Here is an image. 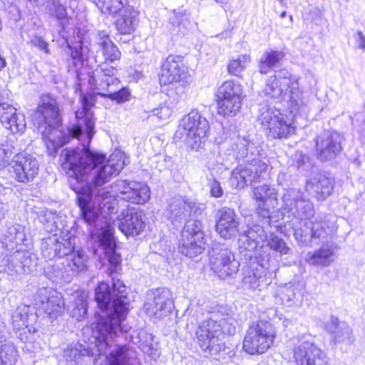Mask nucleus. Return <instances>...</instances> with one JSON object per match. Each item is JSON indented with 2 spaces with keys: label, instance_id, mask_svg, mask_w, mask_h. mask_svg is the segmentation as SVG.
Segmentation results:
<instances>
[{
  "label": "nucleus",
  "instance_id": "nucleus-59",
  "mask_svg": "<svg viewBox=\"0 0 365 365\" xmlns=\"http://www.w3.org/2000/svg\"><path fill=\"white\" fill-rule=\"evenodd\" d=\"M285 175H286V174L284 173H281L279 174L277 181L279 182V184L282 185V182L281 180H282V179H283L285 177Z\"/></svg>",
  "mask_w": 365,
  "mask_h": 365
},
{
  "label": "nucleus",
  "instance_id": "nucleus-9",
  "mask_svg": "<svg viewBox=\"0 0 365 365\" xmlns=\"http://www.w3.org/2000/svg\"><path fill=\"white\" fill-rule=\"evenodd\" d=\"M64 257L46 268L48 277L53 280L61 279L70 281L72 276L86 269L88 256L83 250L76 251L73 245L72 251Z\"/></svg>",
  "mask_w": 365,
  "mask_h": 365
},
{
  "label": "nucleus",
  "instance_id": "nucleus-18",
  "mask_svg": "<svg viewBox=\"0 0 365 365\" xmlns=\"http://www.w3.org/2000/svg\"><path fill=\"white\" fill-rule=\"evenodd\" d=\"M145 215L139 208L127 205L123 208L120 215L113 221V224L117 225L118 229L127 237L140 235L145 227L143 220Z\"/></svg>",
  "mask_w": 365,
  "mask_h": 365
},
{
  "label": "nucleus",
  "instance_id": "nucleus-16",
  "mask_svg": "<svg viewBox=\"0 0 365 365\" xmlns=\"http://www.w3.org/2000/svg\"><path fill=\"white\" fill-rule=\"evenodd\" d=\"M201 214L202 209L196 203L177 197L170 202L165 216L173 225L178 227L190 220L197 219Z\"/></svg>",
  "mask_w": 365,
  "mask_h": 365
},
{
  "label": "nucleus",
  "instance_id": "nucleus-51",
  "mask_svg": "<svg viewBox=\"0 0 365 365\" xmlns=\"http://www.w3.org/2000/svg\"><path fill=\"white\" fill-rule=\"evenodd\" d=\"M70 49V56L72 59L73 66H76L78 64L81 65L83 63V52L82 48L81 46L76 47H71Z\"/></svg>",
  "mask_w": 365,
  "mask_h": 365
},
{
  "label": "nucleus",
  "instance_id": "nucleus-25",
  "mask_svg": "<svg viewBox=\"0 0 365 365\" xmlns=\"http://www.w3.org/2000/svg\"><path fill=\"white\" fill-rule=\"evenodd\" d=\"M41 250L46 260H53L58 257L59 260L57 262H59L72 251L73 244L71 239L61 238L60 240L56 235H53L42 240Z\"/></svg>",
  "mask_w": 365,
  "mask_h": 365
},
{
  "label": "nucleus",
  "instance_id": "nucleus-55",
  "mask_svg": "<svg viewBox=\"0 0 365 365\" xmlns=\"http://www.w3.org/2000/svg\"><path fill=\"white\" fill-rule=\"evenodd\" d=\"M294 297L295 294L294 293V292L292 289H288L282 294V299L283 300V302H286L288 303L292 302L294 300Z\"/></svg>",
  "mask_w": 365,
  "mask_h": 365
},
{
  "label": "nucleus",
  "instance_id": "nucleus-32",
  "mask_svg": "<svg viewBox=\"0 0 365 365\" xmlns=\"http://www.w3.org/2000/svg\"><path fill=\"white\" fill-rule=\"evenodd\" d=\"M289 109L293 117L307 116L310 110L309 98L299 88L298 78L293 81L289 90Z\"/></svg>",
  "mask_w": 365,
  "mask_h": 365
},
{
  "label": "nucleus",
  "instance_id": "nucleus-45",
  "mask_svg": "<svg viewBox=\"0 0 365 365\" xmlns=\"http://www.w3.org/2000/svg\"><path fill=\"white\" fill-rule=\"evenodd\" d=\"M235 321L232 317H227L217 321V324L219 325L220 331L221 332V338L225 340L224 335L227 334L230 336L234 335L236 331Z\"/></svg>",
  "mask_w": 365,
  "mask_h": 365
},
{
  "label": "nucleus",
  "instance_id": "nucleus-19",
  "mask_svg": "<svg viewBox=\"0 0 365 365\" xmlns=\"http://www.w3.org/2000/svg\"><path fill=\"white\" fill-rule=\"evenodd\" d=\"M187 73V68L183 58L178 55H169L161 65L159 81L163 86L178 83L186 78Z\"/></svg>",
  "mask_w": 365,
  "mask_h": 365
},
{
  "label": "nucleus",
  "instance_id": "nucleus-50",
  "mask_svg": "<svg viewBox=\"0 0 365 365\" xmlns=\"http://www.w3.org/2000/svg\"><path fill=\"white\" fill-rule=\"evenodd\" d=\"M29 43L35 47H37L41 51H44L46 53H49L48 44L43 40V38L37 36H29Z\"/></svg>",
  "mask_w": 365,
  "mask_h": 365
},
{
  "label": "nucleus",
  "instance_id": "nucleus-14",
  "mask_svg": "<svg viewBox=\"0 0 365 365\" xmlns=\"http://www.w3.org/2000/svg\"><path fill=\"white\" fill-rule=\"evenodd\" d=\"M292 354L296 365H328L327 354L313 341L300 339Z\"/></svg>",
  "mask_w": 365,
  "mask_h": 365
},
{
  "label": "nucleus",
  "instance_id": "nucleus-6",
  "mask_svg": "<svg viewBox=\"0 0 365 365\" xmlns=\"http://www.w3.org/2000/svg\"><path fill=\"white\" fill-rule=\"evenodd\" d=\"M100 49L103 55L105 62L89 75L88 82L93 90L107 91L110 86L119 84L118 79L114 77L117 72L116 68L109 66L108 63L118 61L121 53L113 41H108V43L103 41Z\"/></svg>",
  "mask_w": 365,
  "mask_h": 365
},
{
  "label": "nucleus",
  "instance_id": "nucleus-49",
  "mask_svg": "<svg viewBox=\"0 0 365 365\" xmlns=\"http://www.w3.org/2000/svg\"><path fill=\"white\" fill-rule=\"evenodd\" d=\"M208 187L212 197L218 198L223 195L224 192L220 182L215 178H211L209 180Z\"/></svg>",
  "mask_w": 365,
  "mask_h": 365
},
{
  "label": "nucleus",
  "instance_id": "nucleus-38",
  "mask_svg": "<svg viewBox=\"0 0 365 365\" xmlns=\"http://www.w3.org/2000/svg\"><path fill=\"white\" fill-rule=\"evenodd\" d=\"M93 355L88 349L81 344H71L63 351V357L67 361L78 364L82 356Z\"/></svg>",
  "mask_w": 365,
  "mask_h": 365
},
{
  "label": "nucleus",
  "instance_id": "nucleus-17",
  "mask_svg": "<svg viewBox=\"0 0 365 365\" xmlns=\"http://www.w3.org/2000/svg\"><path fill=\"white\" fill-rule=\"evenodd\" d=\"M173 307V295L169 289L158 288L147 293L144 309L149 317L163 318L171 312Z\"/></svg>",
  "mask_w": 365,
  "mask_h": 365
},
{
  "label": "nucleus",
  "instance_id": "nucleus-40",
  "mask_svg": "<svg viewBox=\"0 0 365 365\" xmlns=\"http://www.w3.org/2000/svg\"><path fill=\"white\" fill-rule=\"evenodd\" d=\"M242 93V88L240 84L234 81H227L220 86L217 91V97H240Z\"/></svg>",
  "mask_w": 365,
  "mask_h": 365
},
{
  "label": "nucleus",
  "instance_id": "nucleus-28",
  "mask_svg": "<svg viewBox=\"0 0 365 365\" xmlns=\"http://www.w3.org/2000/svg\"><path fill=\"white\" fill-rule=\"evenodd\" d=\"M0 122L14 134L22 133L26 127L24 115L17 113L13 106L5 103H0Z\"/></svg>",
  "mask_w": 365,
  "mask_h": 365
},
{
  "label": "nucleus",
  "instance_id": "nucleus-21",
  "mask_svg": "<svg viewBox=\"0 0 365 365\" xmlns=\"http://www.w3.org/2000/svg\"><path fill=\"white\" fill-rule=\"evenodd\" d=\"M114 187L118 192V198L128 202L142 205L150 199V189L143 182L118 180Z\"/></svg>",
  "mask_w": 365,
  "mask_h": 365
},
{
  "label": "nucleus",
  "instance_id": "nucleus-4",
  "mask_svg": "<svg viewBox=\"0 0 365 365\" xmlns=\"http://www.w3.org/2000/svg\"><path fill=\"white\" fill-rule=\"evenodd\" d=\"M236 158L242 163L235 168L230 178L232 187L242 189L253 182H260L267 175L266 154L262 145L247 138H239Z\"/></svg>",
  "mask_w": 365,
  "mask_h": 365
},
{
  "label": "nucleus",
  "instance_id": "nucleus-11",
  "mask_svg": "<svg viewBox=\"0 0 365 365\" xmlns=\"http://www.w3.org/2000/svg\"><path fill=\"white\" fill-rule=\"evenodd\" d=\"M258 120L273 138H284L294 133V127L278 109L268 106L259 108Z\"/></svg>",
  "mask_w": 365,
  "mask_h": 365
},
{
  "label": "nucleus",
  "instance_id": "nucleus-39",
  "mask_svg": "<svg viewBox=\"0 0 365 365\" xmlns=\"http://www.w3.org/2000/svg\"><path fill=\"white\" fill-rule=\"evenodd\" d=\"M93 1L105 14H115L127 6H125L127 0H94Z\"/></svg>",
  "mask_w": 365,
  "mask_h": 365
},
{
  "label": "nucleus",
  "instance_id": "nucleus-58",
  "mask_svg": "<svg viewBox=\"0 0 365 365\" xmlns=\"http://www.w3.org/2000/svg\"><path fill=\"white\" fill-rule=\"evenodd\" d=\"M8 210L7 205L0 201V222L4 218L5 214Z\"/></svg>",
  "mask_w": 365,
  "mask_h": 365
},
{
  "label": "nucleus",
  "instance_id": "nucleus-43",
  "mask_svg": "<svg viewBox=\"0 0 365 365\" xmlns=\"http://www.w3.org/2000/svg\"><path fill=\"white\" fill-rule=\"evenodd\" d=\"M292 165L302 173H307L314 167L310 158L300 151H297L294 154L292 158Z\"/></svg>",
  "mask_w": 365,
  "mask_h": 365
},
{
  "label": "nucleus",
  "instance_id": "nucleus-3",
  "mask_svg": "<svg viewBox=\"0 0 365 365\" xmlns=\"http://www.w3.org/2000/svg\"><path fill=\"white\" fill-rule=\"evenodd\" d=\"M236 158L242 163L235 168L230 178L232 187L242 189L253 182H260L267 175L266 154L262 145L247 138H239Z\"/></svg>",
  "mask_w": 365,
  "mask_h": 365
},
{
  "label": "nucleus",
  "instance_id": "nucleus-30",
  "mask_svg": "<svg viewBox=\"0 0 365 365\" xmlns=\"http://www.w3.org/2000/svg\"><path fill=\"white\" fill-rule=\"evenodd\" d=\"M257 237H264L263 227L255 225L247 231L240 233L238 239V246L240 252H245L244 256L248 258L249 262L255 259V250L257 246Z\"/></svg>",
  "mask_w": 365,
  "mask_h": 365
},
{
  "label": "nucleus",
  "instance_id": "nucleus-7",
  "mask_svg": "<svg viewBox=\"0 0 365 365\" xmlns=\"http://www.w3.org/2000/svg\"><path fill=\"white\" fill-rule=\"evenodd\" d=\"M219 327L217 320L213 319L202 321L195 331L197 343L206 356L220 355L225 359L228 355L231 357L234 354L221 338Z\"/></svg>",
  "mask_w": 365,
  "mask_h": 365
},
{
  "label": "nucleus",
  "instance_id": "nucleus-26",
  "mask_svg": "<svg viewBox=\"0 0 365 365\" xmlns=\"http://www.w3.org/2000/svg\"><path fill=\"white\" fill-rule=\"evenodd\" d=\"M36 305L39 311L44 312L51 319L61 314L64 309L62 297L56 292L48 293L46 288H41L37 292Z\"/></svg>",
  "mask_w": 365,
  "mask_h": 365
},
{
  "label": "nucleus",
  "instance_id": "nucleus-12",
  "mask_svg": "<svg viewBox=\"0 0 365 365\" xmlns=\"http://www.w3.org/2000/svg\"><path fill=\"white\" fill-rule=\"evenodd\" d=\"M38 258L27 250H16L0 259V272L12 277L29 273L36 266Z\"/></svg>",
  "mask_w": 365,
  "mask_h": 365
},
{
  "label": "nucleus",
  "instance_id": "nucleus-34",
  "mask_svg": "<svg viewBox=\"0 0 365 365\" xmlns=\"http://www.w3.org/2000/svg\"><path fill=\"white\" fill-rule=\"evenodd\" d=\"M138 11L131 6H127L120 12L115 21L117 30L121 34H130L137 23Z\"/></svg>",
  "mask_w": 365,
  "mask_h": 365
},
{
  "label": "nucleus",
  "instance_id": "nucleus-10",
  "mask_svg": "<svg viewBox=\"0 0 365 365\" xmlns=\"http://www.w3.org/2000/svg\"><path fill=\"white\" fill-rule=\"evenodd\" d=\"M205 244L201 221L198 219L187 221L181 232L180 252L185 256L192 258L202 253Z\"/></svg>",
  "mask_w": 365,
  "mask_h": 365
},
{
  "label": "nucleus",
  "instance_id": "nucleus-29",
  "mask_svg": "<svg viewBox=\"0 0 365 365\" xmlns=\"http://www.w3.org/2000/svg\"><path fill=\"white\" fill-rule=\"evenodd\" d=\"M327 331L331 334V340L335 344L351 345L355 341L352 328L345 322L339 321L331 316L326 325Z\"/></svg>",
  "mask_w": 365,
  "mask_h": 365
},
{
  "label": "nucleus",
  "instance_id": "nucleus-42",
  "mask_svg": "<svg viewBox=\"0 0 365 365\" xmlns=\"http://www.w3.org/2000/svg\"><path fill=\"white\" fill-rule=\"evenodd\" d=\"M113 85H111L112 86ZM110 86L108 87L110 88ZM97 94L102 96L108 98L111 101H114L118 103H123L130 100V91L125 87L122 88L121 89L117 91H110L109 88L106 91L103 90H97Z\"/></svg>",
  "mask_w": 365,
  "mask_h": 365
},
{
  "label": "nucleus",
  "instance_id": "nucleus-23",
  "mask_svg": "<svg viewBox=\"0 0 365 365\" xmlns=\"http://www.w3.org/2000/svg\"><path fill=\"white\" fill-rule=\"evenodd\" d=\"M215 218V230L222 238L230 240L239 233L240 218L233 209L227 207L220 209Z\"/></svg>",
  "mask_w": 365,
  "mask_h": 365
},
{
  "label": "nucleus",
  "instance_id": "nucleus-54",
  "mask_svg": "<svg viewBox=\"0 0 365 365\" xmlns=\"http://www.w3.org/2000/svg\"><path fill=\"white\" fill-rule=\"evenodd\" d=\"M97 40L99 48L101 47V43H103V41L106 43H108V41H112L109 37L108 33L104 30L98 31Z\"/></svg>",
  "mask_w": 365,
  "mask_h": 365
},
{
  "label": "nucleus",
  "instance_id": "nucleus-56",
  "mask_svg": "<svg viewBox=\"0 0 365 365\" xmlns=\"http://www.w3.org/2000/svg\"><path fill=\"white\" fill-rule=\"evenodd\" d=\"M356 41L358 43V46L360 48L364 50L365 49V36L364 34L359 31L356 35Z\"/></svg>",
  "mask_w": 365,
  "mask_h": 365
},
{
  "label": "nucleus",
  "instance_id": "nucleus-13",
  "mask_svg": "<svg viewBox=\"0 0 365 365\" xmlns=\"http://www.w3.org/2000/svg\"><path fill=\"white\" fill-rule=\"evenodd\" d=\"M211 269L222 279L237 273L240 263L227 245L215 243L210 252Z\"/></svg>",
  "mask_w": 365,
  "mask_h": 365
},
{
  "label": "nucleus",
  "instance_id": "nucleus-41",
  "mask_svg": "<svg viewBox=\"0 0 365 365\" xmlns=\"http://www.w3.org/2000/svg\"><path fill=\"white\" fill-rule=\"evenodd\" d=\"M17 351L13 344L6 342L0 346V365H15Z\"/></svg>",
  "mask_w": 365,
  "mask_h": 365
},
{
  "label": "nucleus",
  "instance_id": "nucleus-5",
  "mask_svg": "<svg viewBox=\"0 0 365 365\" xmlns=\"http://www.w3.org/2000/svg\"><path fill=\"white\" fill-rule=\"evenodd\" d=\"M209 128L207 120L198 110H192L180 120L174 138L198 150L207 141Z\"/></svg>",
  "mask_w": 365,
  "mask_h": 365
},
{
  "label": "nucleus",
  "instance_id": "nucleus-64",
  "mask_svg": "<svg viewBox=\"0 0 365 365\" xmlns=\"http://www.w3.org/2000/svg\"><path fill=\"white\" fill-rule=\"evenodd\" d=\"M278 1H280V2H282L283 0H278Z\"/></svg>",
  "mask_w": 365,
  "mask_h": 365
},
{
  "label": "nucleus",
  "instance_id": "nucleus-37",
  "mask_svg": "<svg viewBox=\"0 0 365 365\" xmlns=\"http://www.w3.org/2000/svg\"><path fill=\"white\" fill-rule=\"evenodd\" d=\"M218 113L223 116H232L240 110L242 106L240 97H217Z\"/></svg>",
  "mask_w": 365,
  "mask_h": 365
},
{
  "label": "nucleus",
  "instance_id": "nucleus-33",
  "mask_svg": "<svg viewBox=\"0 0 365 365\" xmlns=\"http://www.w3.org/2000/svg\"><path fill=\"white\" fill-rule=\"evenodd\" d=\"M3 236L2 244L8 251H12L26 240L25 227L17 223L8 225Z\"/></svg>",
  "mask_w": 365,
  "mask_h": 365
},
{
  "label": "nucleus",
  "instance_id": "nucleus-22",
  "mask_svg": "<svg viewBox=\"0 0 365 365\" xmlns=\"http://www.w3.org/2000/svg\"><path fill=\"white\" fill-rule=\"evenodd\" d=\"M253 198L256 200V212L262 218L263 225H270L271 210L269 205L274 207L277 204L275 188L267 185L255 187L253 189Z\"/></svg>",
  "mask_w": 365,
  "mask_h": 365
},
{
  "label": "nucleus",
  "instance_id": "nucleus-2",
  "mask_svg": "<svg viewBox=\"0 0 365 365\" xmlns=\"http://www.w3.org/2000/svg\"><path fill=\"white\" fill-rule=\"evenodd\" d=\"M282 200L284 209L291 212L299 221L294 231V236L299 243L312 246L314 240L326 237L328 225L326 221L321 219L315 218L312 220L314 215V206L303 192L297 188L286 190Z\"/></svg>",
  "mask_w": 365,
  "mask_h": 365
},
{
  "label": "nucleus",
  "instance_id": "nucleus-60",
  "mask_svg": "<svg viewBox=\"0 0 365 365\" xmlns=\"http://www.w3.org/2000/svg\"><path fill=\"white\" fill-rule=\"evenodd\" d=\"M151 345L152 344H150L149 346L146 345V346L144 348V351L146 352V353H148L149 351L152 350L153 348L151 347Z\"/></svg>",
  "mask_w": 365,
  "mask_h": 365
},
{
  "label": "nucleus",
  "instance_id": "nucleus-48",
  "mask_svg": "<svg viewBox=\"0 0 365 365\" xmlns=\"http://www.w3.org/2000/svg\"><path fill=\"white\" fill-rule=\"evenodd\" d=\"M19 150L14 146H9L8 144L4 145L0 143V169L4 165L6 161L15 154Z\"/></svg>",
  "mask_w": 365,
  "mask_h": 365
},
{
  "label": "nucleus",
  "instance_id": "nucleus-27",
  "mask_svg": "<svg viewBox=\"0 0 365 365\" xmlns=\"http://www.w3.org/2000/svg\"><path fill=\"white\" fill-rule=\"evenodd\" d=\"M249 263L250 265L242 269V283L245 289L255 290L260 286L261 279L264 274L263 269L267 266V262L259 261L255 257V259Z\"/></svg>",
  "mask_w": 365,
  "mask_h": 365
},
{
  "label": "nucleus",
  "instance_id": "nucleus-62",
  "mask_svg": "<svg viewBox=\"0 0 365 365\" xmlns=\"http://www.w3.org/2000/svg\"><path fill=\"white\" fill-rule=\"evenodd\" d=\"M82 308L83 309V314H85L87 312L86 307L84 304H82Z\"/></svg>",
  "mask_w": 365,
  "mask_h": 365
},
{
  "label": "nucleus",
  "instance_id": "nucleus-8",
  "mask_svg": "<svg viewBox=\"0 0 365 365\" xmlns=\"http://www.w3.org/2000/svg\"><path fill=\"white\" fill-rule=\"evenodd\" d=\"M275 337V330L269 322H252L246 331L243 349L249 354H264L272 346Z\"/></svg>",
  "mask_w": 365,
  "mask_h": 365
},
{
  "label": "nucleus",
  "instance_id": "nucleus-52",
  "mask_svg": "<svg viewBox=\"0 0 365 365\" xmlns=\"http://www.w3.org/2000/svg\"><path fill=\"white\" fill-rule=\"evenodd\" d=\"M151 112L153 116H157L160 120L166 119L170 114L168 108L165 106L154 108Z\"/></svg>",
  "mask_w": 365,
  "mask_h": 365
},
{
  "label": "nucleus",
  "instance_id": "nucleus-31",
  "mask_svg": "<svg viewBox=\"0 0 365 365\" xmlns=\"http://www.w3.org/2000/svg\"><path fill=\"white\" fill-rule=\"evenodd\" d=\"M334 180L326 174H317L307 182V189L319 200H324L332 192Z\"/></svg>",
  "mask_w": 365,
  "mask_h": 365
},
{
  "label": "nucleus",
  "instance_id": "nucleus-20",
  "mask_svg": "<svg viewBox=\"0 0 365 365\" xmlns=\"http://www.w3.org/2000/svg\"><path fill=\"white\" fill-rule=\"evenodd\" d=\"M342 136L336 131H328L316 138V154L321 161L334 159L341 151Z\"/></svg>",
  "mask_w": 365,
  "mask_h": 365
},
{
  "label": "nucleus",
  "instance_id": "nucleus-61",
  "mask_svg": "<svg viewBox=\"0 0 365 365\" xmlns=\"http://www.w3.org/2000/svg\"><path fill=\"white\" fill-rule=\"evenodd\" d=\"M215 1L220 4H226L229 1V0H215Z\"/></svg>",
  "mask_w": 365,
  "mask_h": 365
},
{
  "label": "nucleus",
  "instance_id": "nucleus-47",
  "mask_svg": "<svg viewBox=\"0 0 365 365\" xmlns=\"http://www.w3.org/2000/svg\"><path fill=\"white\" fill-rule=\"evenodd\" d=\"M51 10L53 11L52 14L54 15L58 21H60V26H61L62 29H64L66 22L68 21V15L66 8L58 1H53L52 8Z\"/></svg>",
  "mask_w": 365,
  "mask_h": 365
},
{
  "label": "nucleus",
  "instance_id": "nucleus-15",
  "mask_svg": "<svg viewBox=\"0 0 365 365\" xmlns=\"http://www.w3.org/2000/svg\"><path fill=\"white\" fill-rule=\"evenodd\" d=\"M39 170L36 158L31 155L17 153L8 166L11 176L16 181L28 183L34 180Z\"/></svg>",
  "mask_w": 365,
  "mask_h": 365
},
{
  "label": "nucleus",
  "instance_id": "nucleus-44",
  "mask_svg": "<svg viewBox=\"0 0 365 365\" xmlns=\"http://www.w3.org/2000/svg\"><path fill=\"white\" fill-rule=\"evenodd\" d=\"M250 61L249 56L242 55L237 59H232L230 61L227 66L228 73L231 75L240 76L242 71L245 69L246 65Z\"/></svg>",
  "mask_w": 365,
  "mask_h": 365
},
{
  "label": "nucleus",
  "instance_id": "nucleus-53",
  "mask_svg": "<svg viewBox=\"0 0 365 365\" xmlns=\"http://www.w3.org/2000/svg\"><path fill=\"white\" fill-rule=\"evenodd\" d=\"M26 318V316L25 314L22 313L21 311H19V309H16L13 314H12V320L15 325L20 327L21 322H24L25 319Z\"/></svg>",
  "mask_w": 365,
  "mask_h": 365
},
{
  "label": "nucleus",
  "instance_id": "nucleus-35",
  "mask_svg": "<svg viewBox=\"0 0 365 365\" xmlns=\"http://www.w3.org/2000/svg\"><path fill=\"white\" fill-rule=\"evenodd\" d=\"M334 251L331 245H323L319 250L309 252L307 255L306 260L313 266L328 267L334 261Z\"/></svg>",
  "mask_w": 365,
  "mask_h": 365
},
{
  "label": "nucleus",
  "instance_id": "nucleus-57",
  "mask_svg": "<svg viewBox=\"0 0 365 365\" xmlns=\"http://www.w3.org/2000/svg\"><path fill=\"white\" fill-rule=\"evenodd\" d=\"M6 326L4 322H0V346L2 344L9 342L6 336Z\"/></svg>",
  "mask_w": 365,
  "mask_h": 365
},
{
  "label": "nucleus",
  "instance_id": "nucleus-1",
  "mask_svg": "<svg viewBox=\"0 0 365 365\" xmlns=\"http://www.w3.org/2000/svg\"><path fill=\"white\" fill-rule=\"evenodd\" d=\"M81 108L76 111V124L65 133L61 129V118L56 101L49 95L43 96L33 115V123L42 135L50 155L71 138L83 140L81 148H65L61 155V166L68 176L78 185L71 184L77 195V202L82 219L96 230L91 231L105 256H120L116 252L113 237L112 215L119 210L118 200L103 185L118 175L123 168L120 161L113 163L106 155L91 150L89 144L95 134V120L91 110L96 99L92 95L81 96Z\"/></svg>",
  "mask_w": 365,
  "mask_h": 365
},
{
  "label": "nucleus",
  "instance_id": "nucleus-63",
  "mask_svg": "<svg viewBox=\"0 0 365 365\" xmlns=\"http://www.w3.org/2000/svg\"><path fill=\"white\" fill-rule=\"evenodd\" d=\"M286 16V12L283 11L281 14V17H284Z\"/></svg>",
  "mask_w": 365,
  "mask_h": 365
},
{
  "label": "nucleus",
  "instance_id": "nucleus-24",
  "mask_svg": "<svg viewBox=\"0 0 365 365\" xmlns=\"http://www.w3.org/2000/svg\"><path fill=\"white\" fill-rule=\"evenodd\" d=\"M297 79L287 70H281L267 80L262 93L271 98H279L284 92L291 89L293 81Z\"/></svg>",
  "mask_w": 365,
  "mask_h": 365
},
{
  "label": "nucleus",
  "instance_id": "nucleus-36",
  "mask_svg": "<svg viewBox=\"0 0 365 365\" xmlns=\"http://www.w3.org/2000/svg\"><path fill=\"white\" fill-rule=\"evenodd\" d=\"M282 51L269 49L266 51L260 57L258 63L259 72L267 74L277 67L284 58Z\"/></svg>",
  "mask_w": 365,
  "mask_h": 365
},
{
  "label": "nucleus",
  "instance_id": "nucleus-46",
  "mask_svg": "<svg viewBox=\"0 0 365 365\" xmlns=\"http://www.w3.org/2000/svg\"><path fill=\"white\" fill-rule=\"evenodd\" d=\"M268 245L272 250L279 252L281 255L289 254L290 251L289 247L287 246L285 242L273 234L270 235L268 240Z\"/></svg>",
  "mask_w": 365,
  "mask_h": 365
}]
</instances>
